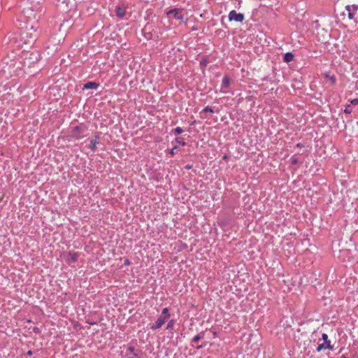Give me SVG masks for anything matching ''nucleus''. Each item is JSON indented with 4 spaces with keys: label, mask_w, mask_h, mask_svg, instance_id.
<instances>
[{
    "label": "nucleus",
    "mask_w": 358,
    "mask_h": 358,
    "mask_svg": "<svg viewBox=\"0 0 358 358\" xmlns=\"http://www.w3.org/2000/svg\"><path fill=\"white\" fill-rule=\"evenodd\" d=\"M129 264H130V262H129V259H125V260H124V264H125V265H129Z\"/></svg>",
    "instance_id": "nucleus-32"
},
{
    "label": "nucleus",
    "mask_w": 358,
    "mask_h": 358,
    "mask_svg": "<svg viewBox=\"0 0 358 358\" xmlns=\"http://www.w3.org/2000/svg\"><path fill=\"white\" fill-rule=\"evenodd\" d=\"M244 20V15L243 13H237L235 10H233L229 13V20H234L237 22H242Z\"/></svg>",
    "instance_id": "nucleus-8"
},
{
    "label": "nucleus",
    "mask_w": 358,
    "mask_h": 358,
    "mask_svg": "<svg viewBox=\"0 0 358 358\" xmlns=\"http://www.w3.org/2000/svg\"><path fill=\"white\" fill-rule=\"evenodd\" d=\"M176 323V321L175 320H171L169 321L166 327V329L167 330H171L173 329V327H174V324Z\"/></svg>",
    "instance_id": "nucleus-19"
},
{
    "label": "nucleus",
    "mask_w": 358,
    "mask_h": 358,
    "mask_svg": "<svg viewBox=\"0 0 358 358\" xmlns=\"http://www.w3.org/2000/svg\"><path fill=\"white\" fill-rule=\"evenodd\" d=\"M344 113H348V114H350L352 113V108H351L350 105H346L345 108L344 110Z\"/></svg>",
    "instance_id": "nucleus-27"
},
{
    "label": "nucleus",
    "mask_w": 358,
    "mask_h": 358,
    "mask_svg": "<svg viewBox=\"0 0 358 358\" xmlns=\"http://www.w3.org/2000/svg\"><path fill=\"white\" fill-rule=\"evenodd\" d=\"M128 358H134V357H128Z\"/></svg>",
    "instance_id": "nucleus-38"
},
{
    "label": "nucleus",
    "mask_w": 358,
    "mask_h": 358,
    "mask_svg": "<svg viewBox=\"0 0 358 358\" xmlns=\"http://www.w3.org/2000/svg\"><path fill=\"white\" fill-rule=\"evenodd\" d=\"M99 86V83L96 82H87L84 84L83 90H90V89H97Z\"/></svg>",
    "instance_id": "nucleus-12"
},
{
    "label": "nucleus",
    "mask_w": 358,
    "mask_h": 358,
    "mask_svg": "<svg viewBox=\"0 0 358 358\" xmlns=\"http://www.w3.org/2000/svg\"><path fill=\"white\" fill-rule=\"evenodd\" d=\"M206 113H213L214 110L209 106H207L200 112V117L201 118H205L206 117L203 116V114Z\"/></svg>",
    "instance_id": "nucleus-15"
},
{
    "label": "nucleus",
    "mask_w": 358,
    "mask_h": 358,
    "mask_svg": "<svg viewBox=\"0 0 358 358\" xmlns=\"http://www.w3.org/2000/svg\"><path fill=\"white\" fill-rule=\"evenodd\" d=\"M28 354H29V355H31V354H32L31 351H29V352H28Z\"/></svg>",
    "instance_id": "nucleus-35"
},
{
    "label": "nucleus",
    "mask_w": 358,
    "mask_h": 358,
    "mask_svg": "<svg viewBox=\"0 0 358 358\" xmlns=\"http://www.w3.org/2000/svg\"><path fill=\"white\" fill-rule=\"evenodd\" d=\"M183 132V129L181 127H176L175 129H173L171 130V134H173L174 135H178Z\"/></svg>",
    "instance_id": "nucleus-20"
},
{
    "label": "nucleus",
    "mask_w": 358,
    "mask_h": 358,
    "mask_svg": "<svg viewBox=\"0 0 358 358\" xmlns=\"http://www.w3.org/2000/svg\"><path fill=\"white\" fill-rule=\"evenodd\" d=\"M195 122H192L190 124L194 125Z\"/></svg>",
    "instance_id": "nucleus-36"
},
{
    "label": "nucleus",
    "mask_w": 358,
    "mask_h": 358,
    "mask_svg": "<svg viewBox=\"0 0 358 358\" xmlns=\"http://www.w3.org/2000/svg\"><path fill=\"white\" fill-rule=\"evenodd\" d=\"M21 62L14 56H8L2 59L0 69V78L8 79L14 75H19L22 71Z\"/></svg>",
    "instance_id": "nucleus-2"
},
{
    "label": "nucleus",
    "mask_w": 358,
    "mask_h": 358,
    "mask_svg": "<svg viewBox=\"0 0 358 358\" xmlns=\"http://www.w3.org/2000/svg\"><path fill=\"white\" fill-rule=\"evenodd\" d=\"M87 131V127L84 124H80L72 128L71 137L76 140H80L85 136L84 133Z\"/></svg>",
    "instance_id": "nucleus-6"
},
{
    "label": "nucleus",
    "mask_w": 358,
    "mask_h": 358,
    "mask_svg": "<svg viewBox=\"0 0 358 358\" xmlns=\"http://www.w3.org/2000/svg\"><path fill=\"white\" fill-rule=\"evenodd\" d=\"M296 147H298V148H302V147H303V145H302L301 144H300V143H298V144H296Z\"/></svg>",
    "instance_id": "nucleus-34"
},
{
    "label": "nucleus",
    "mask_w": 358,
    "mask_h": 358,
    "mask_svg": "<svg viewBox=\"0 0 358 358\" xmlns=\"http://www.w3.org/2000/svg\"><path fill=\"white\" fill-rule=\"evenodd\" d=\"M127 352H129L131 354H132L135 357H138V353L135 352V348L134 346H129L127 348Z\"/></svg>",
    "instance_id": "nucleus-21"
},
{
    "label": "nucleus",
    "mask_w": 358,
    "mask_h": 358,
    "mask_svg": "<svg viewBox=\"0 0 358 358\" xmlns=\"http://www.w3.org/2000/svg\"><path fill=\"white\" fill-rule=\"evenodd\" d=\"M192 168V164H187V165H186L185 166V169H187V170L191 169Z\"/></svg>",
    "instance_id": "nucleus-31"
},
{
    "label": "nucleus",
    "mask_w": 358,
    "mask_h": 358,
    "mask_svg": "<svg viewBox=\"0 0 358 358\" xmlns=\"http://www.w3.org/2000/svg\"><path fill=\"white\" fill-rule=\"evenodd\" d=\"M37 36L38 34L35 25L27 24L24 30L9 36V43L11 48L23 50L26 48L24 46L31 47L34 44Z\"/></svg>",
    "instance_id": "nucleus-1"
},
{
    "label": "nucleus",
    "mask_w": 358,
    "mask_h": 358,
    "mask_svg": "<svg viewBox=\"0 0 358 358\" xmlns=\"http://www.w3.org/2000/svg\"><path fill=\"white\" fill-rule=\"evenodd\" d=\"M183 10H184L183 8H173V9L170 10L169 11H168L166 13V15L168 16L173 15V17L175 19L180 20L181 22H184L186 20L185 19L184 15L182 14Z\"/></svg>",
    "instance_id": "nucleus-7"
},
{
    "label": "nucleus",
    "mask_w": 358,
    "mask_h": 358,
    "mask_svg": "<svg viewBox=\"0 0 358 358\" xmlns=\"http://www.w3.org/2000/svg\"><path fill=\"white\" fill-rule=\"evenodd\" d=\"M206 64H207V61L206 60H202V61L200 62V66L201 67H206Z\"/></svg>",
    "instance_id": "nucleus-29"
},
{
    "label": "nucleus",
    "mask_w": 358,
    "mask_h": 358,
    "mask_svg": "<svg viewBox=\"0 0 358 358\" xmlns=\"http://www.w3.org/2000/svg\"><path fill=\"white\" fill-rule=\"evenodd\" d=\"M294 59V55L292 52H286L283 56V60L285 62H289Z\"/></svg>",
    "instance_id": "nucleus-17"
},
{
    "label": "nucleus",
    "mask_w": 358,
    "mask_h": 358,
    "mask_svg": "<svg viewBox=\"0 0 358 358\" xmlns=\"http://www.w3.org/2000/svg\"><path fill=\"white\" fill-rule=\"evenodd\" d=\"M341 358H347L345 356H342Z\"/></svg>",
    "instance_id": "nucleus-37"
},
{
    "label": "nucleus",
    "mask_w": 358,
    "mask_h": 358,
    "mask_svg": "<svg viewBox=\"0 0 358 358\" xmlns=\"http://www.w3.org/2000/svg\"><path fill=\"white\" fill-rule=\"evenodd\" d=\"M22 52L23 55L22 57H23L24 59L23 66H27L28 67H31L39 60V54L36 51L29 52L26 48H24Z\"/></svg>",
    "instance_id": "nucleus-4"
},
{
    "label": "nucleus",
    "mask_w": 358,
    "mask_h": 358,
    "mask_svg": "<svg viewBox=\"0 0 358 358\" xmlns=\"http://www.w3.org/2000/svg\"><path fill=\"white\" fill-rule=\"evenodd\" d=\"M325 77L331 80L332 84H334L336 81L335 76H329L328 73L325 74Z\"/></svg>",
    "instance_id": "nucleus-23"
},
{
    "label": "nucleus",
    "mask_w": 358,
    "mask_h": 358,
    "mask_svg": "<svg viewBox=\"0 0 358 358\" xmlns=\"http://www.w3.org/2000/svg\"><path fill=\"white\" fill-rule=\"evenodd\" d=\"M350 103L354 105V106H357L358 105V99H352L350 101Z\"/></svg>",
    "instance_id": "nucleus-28"
},
{
    "label": "nucleus",
    "mask_w": 358,
    "mask_h": 358,
    "mask_svg": "<svg viewBox=\"0 0 358 358\" xmlns=\"http://www.w3.org/2000/svg\"><path fill=\"white\" fill-rule=\"evenodd\" d=\"M176 142H177L178 143L180 144L181 145H186V143L185 141H184L183 138H180V137H177L176 139H175Z\"/></svg>",
    "instance_id": "nucleus-24"
},
{
    "label": "nucleus",
    "mask_w": 358,
    "mask_h": 358,
    "mask_svg": "<svg viewBox=\"0 0 358 358\" xmlns=\"http://www.w3.org/2000/svg\"><path fill=\"white\" fill-rule=\"evenodd\" d=\"M204 331L200 332L199 334L196 335L192 340V343H198L201 339L204 338Z\"/></svg>",
    "instance_id": "nucleus-16"
},
{
    "label": "nucleus",
    "mask_w": 358,
    "mask_h": 358,
    "mask_svg": "<svg viewBox=\"0 0 358 358\" xmlns=\"http://www.w3.org/2000/svg\"><path fill=\"white\" fill-rule=\"evenodd\" d=\"M99 134H96L94 138L90 140V148L91 150L94 151L96 149V145L99 143Z\"/></svg>",
    "instance_id": "nucleus-10"
},
{
    "label": "nucleus",
    "mask_w": 358,
    "mask_h": 358,
    "mask_svg": "<svg viewBox=\"0 0 358 358\" xmlns=\"http://www.w3.org/2000/svg\"><path fill=\"white\" fill-rule=\"evenodd\" d=\"M322 340H324V342L329 341H328V336H327V334H323L322 335Z\"/></svg>",
    "instance_id": "nucleus-30"
},
{
    "label": "nucleus",
    "mask_w": 358,
    "mask_h": 358,
    "mask_svg": "<svg viewBox=\"0 0 358 358\" xmlns=\"http://www.w3.org/2000/svg\"><path fill=\"white\" fill-rule=\"evenodd\" d=\"M41 0H38L36 4L31 5L30 7L24 8L22 13L27 19V24H34L38 22L43 13V7L41 6Z\"/></svg>",
    "instance_id": "nucleus-3"
},
{
    "label": "nucleus",
    "mask_w": 358,
    "mask_h": 358,
    "mask_svg": "<svg viewBox=\"0 0 358 358\" xmlns=\"http://www.w3.org/2000/svg\"><path fill=\"white\" fill-rule=\"evenodd\" d=\"M290 162L292 165H296L299 164V159L295 155H294L290 158Z\"/></svg>",
    "instance_id": "nucleus-22"
},
{
    "label": "nucleus",
    "mask_w": 358,
    "mask_h": 358,
    "mask_svg": "<svg viewBox=\"0 0 358 358\" xmlns=\"http://www.w3.org/2000/svg\"><path fill=\"white\" fill-rule=\"evenodd\" d=\"M203 346H204L203 345H199V346H197V347H196V349H197V350H200V349H201L202 348H203Z\"/></svg>",
    "instance_id": "nucleus-33"
},
{
    "label": "nucleus",
    "mask_w": 358,
    "mask_h": 358,
    "mask_svg": "<svg viewBox=\"0 0 358 358\" xmlns=\"http://www.w3.org/2000/svg\"><path fill=\"white\" fill-rule=\"evenodd\" d=\"M329 349L333 350V346L331 345L330 341L324 342V343L320 344L316 350L317 352H320L322 350Z\"/></svg>",
    "instance_id": "nucleus-11"
},
{
    "label": "nucleus",
    "mask_w": 358,
    "mask_h": 358,
    "mask_svg": "<svg viewBox=\"0 0 358 358\" xmlns=\"http://www.w3.org/2000/svg\"><path fill=\"white\" fill-rule=\"evenodd\" d=\"M178 150V146L175 145L169 152V154L171 155V156H173Z\"/></svg>",
    "instance_id": "nucleus-26"
},
{
    "label": "nucleus",
    "mask_w": 358,
    "mask_h": 358,
    "mask_svg": "<svg viewBox=\"0 0 358 358\" xmlns=\"http://www.w3.org/2000/svg\"><path fill=\"white\" fill-rule=\"evenodd\" d=\"M170 317L169 309L168 308H163L161 315L158 317L156 322L151 324L150 329L155 331L161 328L169 320Z\"/></svg>",
    "instance_id": "nucleus-5"
},
{
    "label": "nucleus",
    "mask_w": 358,
    "mask_h": 358,
    "mask_svg": "<svg viewBox=\"0 0 358 358\" xmlns=\"http://www.w3.org/2000/svg\"><path fill=\"white\" fill-rule=\"evenodd\" d=\"M229 78L228 76H225L222 78L221 89H227L229 87Z\"/></svg>",
    "instance_id": "nucleus-14"
},
{
    "label": "nucleus",
    "mask_w": 358,
    "mask_h": 358,
    "mask_svg": "<svg viewBox=\"0 0 358 358\" xmlns=\"http://www.w3.org/2000/svg\"><path fill=\"white\" fill-rule=\"evenodd\" d=\"M69 257L71 258V261L75 262L78 260V253L75 252H69Z\"/></svg>",
    "instance_id": "nucleus-18"
},
{
    "label": "nucleus",
    "mask_w": 358,
    "mask_h": 358,
    "mask_svg": "<svg viewBox=\"0 0 358 358\" xmlns=\"http://www.w3.org/2000/svg\"><path fill=\"white\" fill-rule=\"evenodd\" d=\"M58 2L61 3L62 4H64L66 8H69V5L70 3V0H58Z\"/></svg>",
    "instance_id": "nucleus-25"
},
{
    "label": "nucleus",
    "mask_w": 358,
    "mask_h": 358,
    "mask_svg": "<svg viewBox=\"0 0 358 358\" xmlns=\"http://www.w3.org/2000/svg\"><path fill=\"white\" fill-rule=\"evenodd\" d=\"M346 10L348 11V17L350 20L354 19L355 14L357 13V11L358 10V6L357 5H352V6H347L345 7Z\"/></svg>",
    "instance_id": "nucleus-9"
},
{
    "label": "nucleus",
    "mask_w": 358,
    "mask_h": 358,
    "mask_svg": "<svg viewBox=\"0 0 358 358\" xmlns=\"http://www.w3.org/2000/svg\"><path fill=\"white\" fill-rule=\"evenodd\" d=\"M115 14L120 18L124 17L126 14L125 8L122 6H116Z\"/></svg>",
    "instance_id": "nucleus-13"
}]
</instances>
